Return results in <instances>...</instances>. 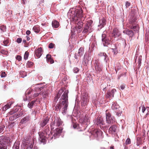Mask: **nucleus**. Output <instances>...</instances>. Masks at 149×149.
<instances>
[{"mask_svg":"<svg viewBox=\"0 0 149 149\" xmlns=\"http://www.w3.org/2000/svg\"><path fill=\"white\" fill-rule=\"evenodd\" d=\"M68 91L66 90L62 95L60 99L59 104H57L55 107V110L58 111L62 107V105L64 106L63 108V113H65L67 109L68 106Z\"/></svg>","mask_w":149,"mask_h":149,"instance_id":"nucleus-1","label":"nucleus"},{"mask_svg":"<svg viewBox=\"0 0 149 149\" xmlns=\"http://www.w3.org/2000/svg\"><path fill=\"white\" fill-rule=\"evenodd\" d=\"M83 12L81 8L76 9L74 15L72 17V21L73 22H76V21H79L80 20L79 18L83 17Z\"/></svg>","mask_w":149,"mask_h":149,"instance_id":"nucleus-2","label":"nucleus"},{"mask_svg":"<svg viewBox=\"0 0 149 149\" xmlns=\"http://www.w3.org/2000/svg\"><path fill=\"white\" fill-rule=\"evenodd\" d=\"M89 96L88 93L84 92L82 94L81 99V105L82 107L86 105L89 102Z\"/></svg>","mask_w":149,"mask_h":149,"instance_id":"nucleus-3","label":"nucleus"},{"mask_svg":"<svg viewBox=\"0 0 149 149\" xmlns=\"http://www.w3.org/2000/svg\"><path fill=\"white\" fill-rule=\"evenodd\" d=\"M92 24V21L91 20L86 22L84 25L83 27L84 29L82 31V33H86L88 31L91 32Z\"/></svg>","mask_w":149,"mask_h":149,"instance_id":"nucleus-4","label":"nucleus"},{"mask_svg":"<svg viewBox=\"0 0 149 149\" xmlns=\"http://www.w3.org/2000/svg\"><path fill=\"white\" fill-rule=\"evenodd\" d=\"M106 115L107 123L111 125L113 124L115 122L114 118L111 116V113L108 110L106 111Z\"/></svg>","mask_w":149,"mask_h":149,"instance_id":"nucleus-5","label":"nucleus"},{"mask_svg":"<svg viewBox=\"0 0 149 149\" xmlns=\"http://www.w3.org/2000/svg\"><path fill=\"white\" fill-rule=\"evenodd\" d=\"M111 38L110 37H107L105 34H102V40L104 46H107L110 44Z\"/></svg>","mask_w":149,"mask_h":149,"instance_id":"nucleus-6","label":"nucleus"},{"mask_svg":"<svg viewBox=\"0 0 149 149\" xmlns=\"http://www.w3.org/2000/svg\"><path fill=\"white\" fill-rule=\"evenodd\" d=\"M76 24L74 29L77 33H80L81 31V28L82 27L83 22L81 20L74 22Z\"/></svg>","mask_w":149,"mask_h":149,"instance_id":"nucleus-7","label":"nucleus"},{"mask_svg":"<svg viewBox=\"0 0 149 149\" xmlns=\"http://www.w3.org/2000/svg\"><path fill=\"white\" fill-rule=\"evenodd\" d=\"M96 124L100 127L101 129L104 128L103 125H104V122L102 118L101 117H98L97 118Z\"/></svg>","mask_w":149,"mask_h":149,"instance_id":"nucleus-8","label":"nucleus"},{"mask_svg":"<svg viewBox=\"0 0 149 149\" xmlns=\"http://www.w3.org/2000/svg\"><path fill=\"white\" fill-rule=\"evenodd\" d=\"M43 51L41 47L38 48L36 49L34 51V55L35 57L38 58L41 56L43 53Z\"/></svg>","mask_w":149,"mask_h":149,"instance_id":"nucleus-9","label":"nucleus"},{"mask_svg":"<svg viewBox=\"0 0 149 149\" xmlns=\"http://www.w3.org/2000/svg\"><path fill=\"white\" fill-rule=\"evenodd\" d=\"M116 91L115 89H113L111 91H108L105 95V97L107 98L110 99L113 97L114 96V93Z\"/></svg>","mask_w":149,"mask_h":149,"instance_id":"nucleus-10","label":"nucleus"},{"mask_svg":"<svg viewBox=\"0 0 149 149\" xmlns=\"http://www.w3.org/2000/svg\"><path fill=\"white\" fill-rule=\"evenodd\" d=\"M39 140L41 143H42L43 144H45L46 140V138L45 135V134L43 132H40L39 133Z\"/></svg>","mask_w":149,"mask_h":149,"instance_id":"nucleus-11","label":"nucleus"},{"mask_svg":"<svg viewBox=\"0 0 149 149\" xmlns=\"http://www.w3.org/2000/svg\"><path fill=\"white\" fill-rule=\"evenodd\" d=\"M63 128L62 127L56 128L54 130V136L56 137L59 134H60L62 132Z\"/></svg>","mask_w":149,"mask_h":149,"instance_id":"nucleus-12","label":"nucleus"},{"mask_svg":"<svg viewBox=\"0 0 149 149\" xmlns=\"http://www.w3.org/2000/svg\"><path fill=\"white\" fill-rule=\"evenodd\" d=\"M49 121V118L48 117H46L43 118L42 120L41 121L40 123V125L41 127H43Z\"/></svg>","mask_w":149,"mask_h":149,"instance_id":"nucleus-13","label":"nucleus"},{"mask_svg":"<svg viewBox=\"0 0 149 149\" xmlns=\"http://www.w3.org/2000/svg\"><path fill=\"white\" fill-rule=\"evenodd\" d=\"M120 35V33L118 29H113L112 34L113 37L116 38L119 37Z\"/></svg>","mask_w":149,"mask_h":149,"instance_id":"nucleus-14","label":"nucleus"},{"mask_svg":"<svg viewBox=\"0 0 149 149\" xmlns=\"http://www.w3.org/2000/svg\"><path fill=\"white\" fill-rule=\"evenodd\" d=\"M99 23L100 24L98 25V26L100 27V28L101 29L106 24V19L104 18H102V19L100 20Z\"/></svg>","mask_w":149,"mask_h":149,"instance_id":"nucleus-15","label":"nucleus"},{"mask_svg":"<svg viewBox=\"0 0 149 149\" xmlns=\"http://www.w3.org/2000/svg\"><path fill=\"white\" fill-rule=\"evenodd\" d=\"M55 120L56 122V126L57 127L60 126L62 125L63 122L61 120L59 117H56L55 118Z\"/></svg>","mask_w":149,"mask_h":149,"instance_id":"nucleus-16","label":"nucleus"},{"mask_svg":"<svg viewBox=\"0 0 149 149\" xmlns=\"http://www.w3.org/2000/svg\"><path fill=\"white\" fill-rule=\"evenodd\" d=\"M9 138L8 137H5L4 136V138L2 140V144H4V145L7 146H8L9 145Z\"/></svg>","mask_w":149,"mask_h":149,"instance_id":"nucleus-17","label":"nucleus"},{"mask_svg":"<svg viewBox=\"0 0 149 149\" xmlns=\"http://www.w3.org/2000/svg\"><path fill=\"white\" fill-rule=\"evenodd\" d=\"M95 68L96 71L97 72H100L102 71V68L99 63H96L95 65Z\"/></svg>","mask_w":149,"mask_h":149,"instance_id":"nucleus-18","label":"nucleus"},{"mask_svg":"<svg viewBox=\"0 0 149 149\" xmlns=\"http://www.w3.org/2000/svg\"><path fill=\"white\" fill-rule=\"evenodd\" d=\"M120 108L119 106L115 102H113L111 106V109L115 111L119 109Z\"/></svg>","mask_w":149,"mask_h":149,"instance_id":"nucleus-19","label":"nucleus"},{"mask_svg":"<svg viewBox=\"0 0 149 149\" xmlns=\"http://www.w3.org/2000/svg\"><path fill=\"white\" fill-rule=\"evenodd\" d=\"M116 126L115 125H113L111 126L109 129V132L110 133L113 134L116 132Z\"/></svg>","mask_w":149,"mask_h":149,"instance_id":"nucleus-20","label":"nucleus"},{"mask_svg":"<svg viewBox=\"0 0 149 149\" xmlns=\"http://www.w3.org/2000/svg\"><path fill=\"white\" fill-rule=\"evenodd\" d=\"M89 117L86 115L84 118H81L79 119V121L81 123H86L88 121Z\"/></svg>","mask_w":149,"mask_h":149,"instance_id":"nucleus-21","label":"nucleus"},{"mask_svg":"<svg viewBox=\"0 0 149 149\" xmlns=\"http://www.w3.org/2000/svg\"><path fill=\"white\" fill-rule=\"evenodd\" d=\"M46 58L47 62L51 64L53 63L54 61L51 58V56L50 54H47L46 56Z\"/></svg>","mask_w":149,"mask_h":149,"instance_id":"nucleus-22","label":"nucleus"},{"mask_svg":"<svg viewBox=\"0 0 149 149\" xmlns=\"http://www.w3.org/2000/svg\"><path fill=\"white\" fill-rule=\"evenodd\" d=\"M30 117L29 116H27L24 117L21 120V123H25L30 120Z\"/></svg>","mask_w":149,"mask_h":149,"instance_id":"nucleus-23","label":"nucleus"},{"mask_svg":"<svg viewBox=\"0 0 149 149\" xmlns=\"http://www.w3.org/2000/svg\"><path fill=\"white\" fill-rule=\"evenodd\" d=\"M91 59L90 58V57L88 56V58L86 57V54H85L84 55V60H83V62H84L85 64H86L88 63V62L89 61H91Z\"/></svg>","mask_w":149,"mask_h":149,"instance_id":"nucleus-24","label":"nucleus"},{"mask_svg":"<svg viewBox=\"0 0 149 149\" xmlns=\"http://www.w3.org/2000/svg\"><path fill=\"white\" fill-rule=\"evenodd\" d=\"M52 26L55 28H57L59 25V22L55 20L52 21Z\"/></svg>","mask_w":149,"mask_h":149,"instance_id":"nucleus-25","label":"nucleus"},{"mask_svg":"<svg viewBox=\"0 0 149 149\" xmlns=\"http://www.w3.org/2000/svg\"><path fill=\"white\" fill-rule=\"evenodd\" d=\"M130 28L133 29L134 31H138L139 29V27L137 24L132 25V26H130Z\"/></svg>","mask_w":149,"mask_h":149,"instance_id":"nucleus-26","label":"nucleus"},{"mask_svg":"<svg viewBox=\"0 0 149 149\" xmlns=\"http://www.w3.org/2000/svg\"><path fill=\"white\" fill-rule=\"evenodd\" d=\"M100 131H99L97 129H94L91 132V134L94 136L95 137L98 136V134L100 133Z\"/></svg>","mask_w":149,"mask_h":149,"instance_id":"nucleus-27","label":"nucleus"},{"mask_svg":"<svg viewBox=\"0 0 149 149\" xmlns=\"http://www.w3.org/2000/svg\"><path fill=\"white\" fill-rule=\"evenodd\" d=\"M124 32H125L126 34L130 36V37H132L134 34L133 31L131 30H126Z\"/></svg>","mask_w":149,"mask_h":149,"instance_id":"nucleus-28","label":"nucleus"},{"mask_svg":"<svg viewBox=\"0 0 149 149\" xmlns=\"http://www.w3.org/2000/svg\"><path fill=\"white\" fill-rule=\"evenodd\" d=\"M84 53V48L82 47H81L79 49L78 52V54H79L78 56H79L80 57L82 56Z\"/></svg>","mask_w":149,"mask_h":149,"instance_id":"nucleus-29","label":"nucleus"},{"mask_svg":"<svg viewBox=\"0 0 149 149\" xmlns=\"http://www.w3.org/2000/svg\"><path fill=\"white\" fill-rule=\"evenodd\" d=\"M100 57L102 59L105 60L106 59L107 56V55L106 53L104 52H100L99 54Z\"/></svg>","mask_w":149,"mask_h":149,"instance_id":"nucleus-30","label":"nucleus"},{"mask_svg":"<svg viewBox=\"0 0 149 149\" xmlns=\"http://www.w3.org/2000/svg\"><path fill=\"white\" fill-rule=\"evenodd\" d=\"M32 142L30 143L29 141H27L26 143V145L27 146V147L28 148L29 147L30 148L32 149L33 147V142L32 143Z\"/></svg>","mask_w":149,"mask_h":149,"instance_id":"nucleus-31","label":"nucleus"},{"mask_svg":"<svg viewBox=\"0 0 149 149\" xmlns=\"http://www.w3.org/2000/svg\"><path fill=\"white\" fill-rule=\"evenodd\" d=\"M50 126L51 130L54 129V128L57 127L56 126V123L55 120L53 121H52L51 123L50 124Z\"/></svg>","mask_w":149,"mask_h":149,"instance_id":"nucleus-32","label":"nucleus"},{"mask_svg":"<svg viewBox=\"0 0 149 149\" xmlns=\"http://www.w3.org/2000/svg\"><path fill=\"white\" fill-rule=\"evenodd\" d=\"M33 29L34 31L36 33H38L40 31V28L39 26H34L33 28Z\"/></svg>","mask_w":149,"mask_h":149,"instance_id":"nucleus-33","label":"nucleus"},{"mask_svg":"<svg viewBox=\"0 0 149 149\" xmlns=\"http://www.w3.org/2000/svg\"><path fill=\"white\" fill-rule=\"evenodd\" d=\"M136 20L137 18L134 16L130 20V23L132 25L134 24V23L136 22Z\"/></svg>","mask_w":149,"mask_h":149,"instance_id":"nucleus-34","label":"nucleus"},{"mask_svg":"<svg viewBox=\"0 0 149 149\" xmlns=\"http://www.w3.org/2000/svg\"><path fill=\"white\" fill-rule=\"evenodd\" d=\"M36 101V100H33L29 103L28 104V107L29 108L31 109L33 107V106L34 103Z\"/></svg>","mask_w":149,"mask_h":149,"instance_id":"nucleus-35","label":"nucleus"},{"mask_svg":"<svg viewBox=\"0 0 149 149\" xmlns=\"http://www.w3.org/2000/svg\"><path fill=\"white\" fill-rule=\"evenodd\" d=\"M48 90H46L45 91H44L43 92L42 95L43 97L44 98H46L48 96Z\"/></svg>","mask_w":149,"mask_h":149,"instance_id":"nucleus-36","label":"nucleus"},{"mask_svg":"<svg viewBox=\"0 0 149 149\" xmlns=\"http://www.w3.org/2000/svg\"><path fill=\"white\" fill-rule=\"evenodd\" d=\"M7 146L4 143H0V149H7Z\"/></svg>","mask_w":149,"mask_h":149,"instance_id":"nucleus-37","label":"nucleus"},{"mask_svg":"<svg viewBox=\"0 0 149 149\" xmlns=\"http://www.w3.org/2000/svg\"><path fill=\"white\" fill-rule=\"evenodd\" d=\"M0 29L3 32H4L6 30V27L3 25H1L0 26Z\"/></svg>","mask_w":149,"mask_h":149,"instance_id":"nucleus-38","label":"nucleus"},{"mask_svg":"<svg viewBox=\"0 0 149 149\" xmlns=\"http://www.w3.org/2000/svg\"><path fill=\"white\" fill-rule=\"evenodd\" d=\"M22 114L20 113H16L14 115L15 117V119H16L17 118L20 117L22 116Z\"/></svg>","mask_w":149,"mask_h":149,"instance_id":"nucleus-39","label":"nucleus"},{"mask_svg":"<svg viewBox=\"0 0 149 149\" xmlns=\"http://www.w3.org/2000/svg\"><path fill=\"white\" fill-rule=\"evenodd\" d=\"M5 126L4 125L1 124H0V133L3 132L4 130Z\"/></svg>","mask_w":149,"mask_h":149,"instance_id":"nucleus-40","label":"nucleus"},{"mask_svg":"<svg viewBox=\"0 0 149 149\" xmlns=\"http://www.w3.org/2000/svg\"><path fill=\"white\" fill-rule=\"evenodd\" d=\"M29 56V52L28 51L25 52V53L24 56V58L25 60H26L27 59Z\"/></svg>","mask_w":149,"mask_h":149,"instance_id":"nucleus-41","label":"nucleus"},{"mask_svg":"<svg viewBox=\"0 0 149 149\" xmlns=\"http://www.w3.org/2000/svg\"><path fill=\"white\" fill-rule=\"evenodd\" d=\"M64 91V88H61L58 91V93H57V95H58V96H60L61 95V94L63 93V92Z\"/></svg>","mask_w":149,"mask_h":149,"instance_id":"nucleus-42","label":"nucleus"},{"mask_svg":"<svg viewBox=\"0 0 149 149\" xmlns=\"http://www.w3.org/2000/svg\"><path fill=\"white\" fill-rule=\"evenodd\" d=\"M9 108V106L8 104L6 105L3 108V111H6Z\"/></svg>","mask_w":149,"mask_h":149,"instance_id":"nucleus-43","label":"nucleus"},{"mask_svg":"<svg viewBox=\"0 0 149 149\" xmlns=\"http://www.w3.org/2000/svg\"><path fill=\"white\" fill-rule=\"evenodd\" d=\"M111 49L113 50V52L114 54H116L118 53V51L116 47L115 46L114 48H112Z\"/></svg>","mask_w":149,"mask_h":149,"instance_id":"nucleus-44","label":"nucleus"},{"mask_svg":"<svg viewBox=\"0 0 149 149\" xmlns=\"http://www.w3.org/2000/svg\"><path fill=\"white\" fill-rule=\"evenodd\" d=\"M1 53L3 54L7 55L8 54V52L7 51L4 50H1L0 51Z\"/></svg>","mask_w":149,"mask_h":149,"instance_id":"nucleus-45","label":"nucleus"},{"mask_svg":"<svg viewBox=\"0 0 149 149\" xmlns=\"http://www.w3.org/2000/svg\"><path fill=\"white\" fill-rule=\"evenodd\" d=\"M115 112L116 113V115L118 117L120 116L121 115L122 111H120L119 109L115 111Z\"/></svg>","mask_w":149,"mask_h":149,"instance_id":"nucleus-46","label":"nucleus"},{"mask_svg":"<svg viewBox=\"0 0 149 149\" xmlns=\"http://www.w3.org/2000/svg\"><path fill=\"white\" fill-rule=\"evenodd\" d=\"M9 42V41L8 40H5L3 42L4 45L5 46L8 45Z\"/></svg>","mask_w":149,"mask_h":149,"instance_id":"nucleus-47","label":"nucleus"},{"mask_svg":"<svg viewBox=\"0 0 149 149\" xmlns=\"http://www.w3.org/2000/svg\"><path fill=\"white\" fill-rule=\"evenodd\" d=\"M79 70V69L77 68L76 67L74 68L73 71L74 73H77L78 72Z\"/></svg>","mask_w":149,"mask_h":149,"instance_id":"nucleus-48","label":"nucleus"},{"mask_svg":"<svg viewBox=\"0 0 149 149\" xmlns=\"http://www.w3.org/2000/svg\"><path fill=\"white\" fill-rule=\"evenodd\" d=\"M60 96H58V95H57L56 96H55L54 100V102L55 103L56 102L58 98L60 97Z\"/></svg>","mask_w":149,"mask_h":149,"instance_id":"nucleus-49","label":"nucleus"},{"mask_svg":"<svg viewBox=\"0 0 149 149\" xmlns=\"http://www.w3.org/2000/svg\"><path fill=\"white\" fill-rule=\"evenodd\" d=\"M19 146L16 144H15L13 147V149H19Z\"/></svg>","mask_w":149,"mask_h":149,"instance_id":"nucleus-50","label":"nucleus"},{"mask_svg":"<svg viewBox=\"0 0 149 149\" xmlns=\"http://www.w3.org/2000/svg\"><path fill=\"white\" fill-rule=\"evenodd\" d=\"M16 58L19 61L22 60V57L20 55H17Z\"/></svg>","mask_w":149,"mask_h":149,"instance_id":"nucleus-51","label":"nucleus"},{"mask_svg":"<svg viewBox=\"0 0 149 149\" xmlns=\"http://www.w3.org/2000/svg\"><path fill=\"white\" fill-rule=\"evenodd\" d=\"M33 62L28 61L27 63V65L28 67H30L33 65Z\"/></svg>","mask_w":149,"mask_h":149,"instance_id":"nucleus-52","label":"nucleus"},{"mask_svg":"<svg viewBox=\"0 0 149 149\" xmlns=\"http://www.w3.org/2000/svg\"><path fill=\"white\" fill-rule=\"evenodd\" d=\"M131 143L130 139V138H127L126 141V144H129Z\"/></svg>","mask_w":149,"mask_h":149,"instance_id":"nucleus-53","label":"nucleus"},{"mask_svg":"<svg viewBox=\"0 0 149 149\" xmlns=\"http://www.w3.org/2000/svg\"><path fill=\"white\" fill-rule=\"evenodd\" d=\"M54 44L52 43H50L49 45V48H52L54 47Z\"/></svg>","mask_w":149,"mask_h":149,"instance_id":"nucleus-54","label":"nucleus"},{"mask_svg":"<svg viewBox=\"0 0 149 149\" xmlns=\"http://www.w3.org/2000/svg\"><path fill=\"white\" fill-rule=\"evenodd\" d=\"M142 59L140 58L139 57L138 58V63L139 65H140L141 63Z\"/></svg>","mask_w":149,"mask_h":149,"instance_id":"nucleus-55","label":"nucleus"},{"mask_svg":"<svg viewBox=\"0 0 149 149\" xmlns=\"http://www.w3.org/2000/svg\"><path fill=\"white\" fill-rule=\"evenodd\" d=\"M141 107L142 108H141L142 111V112L144 113L146 110V108H145V107L144 106H142V107H139V108L140 109H141Z\"/></svg>","mask_w":149,"mask_h":149,"instance_id":"nucleus-56","label":"nucleus"},{"mask_svg":"<svg viewBox=\"0 0 149 149\" xmlns=\"http://www.w3.org/2000/svg\"><path fill=\"white\" fill-rule=\"evenodd\" d=\"M130 5V3L129 2H128V1H126L125 3V6L126 7V8H128L129 7Z\"/></svg>","mask_w":149,"mask_h":149,"instance_id":"nucleus-57","label":"nucleus"},{"mask_svg":"<svg viewBox=\"0 0 149 149\" xmlns=\"http://www.w3.org/2000/svg\"><path fill=\"white\" fill-rule=\"evenodd\" d=\"M6 74L5 72H1V77H3L6 76Z\"/></svg>","mask_w":149,"mask_h":149,"instance_id":"nucleus-58","label":"nucleus"},{"mask_svg":"<svg viewBox=\"0 0 149 149\" xmlns=\"http://www.w3.org/2000/svg\"><path fill=\"white\" fill-rule=\"evenodd\" d=\"M22 41V39L21 38H18L17 39V42L18 43H20Z\"/></svg>","mask_w":149,"mask_h":149,"instance_id":"nucleus-59","label":"nucleus"},{"mask_svg":"<svg viewBox=\"0 0 149 149\" xmlns=\"http://www.w3.org/2000/svg\"><path fill=\"white\" fill-rule=\"evenodd\" d=\"M15 119L14 115H12L10 116V120H13Z\"/></svg>","mask_w":149,"mask_h":149,"instance_id":"nucleus-60","label":"nucleus"},{"mask_svg":"<svg viewBox=\"0 0 149 149\" xmlns=\"http://www.w3.org/2000/svg\"><path fill=\"white\" fill-rule=\"evenodd\" d=\"M120 87L122 90H123L125 88V85L124 84H121L120 86Z\"/></svg>","mask_w":149,"mask_h":149,"instance_id":"nucleus-61","label":"nucleus"},{"mask_svg":"<svg viewBox=\"0 0 149 149\" xmlns=\"http://www.w3.org/2000/svg\"><path fill=\"white\" fill-rule=\"evenodd\" d=\"M4 138V136H2L0 137V143H2V140Z\"/></svg>","mask_w":149,"mask_h":149,"instance_id":"nucleus-62","label":"nucleus"},{"mask_svg":"<svg viewBox=\"0 0 149 149\" xmlns=\"http://www.w3.org/2000/svg\"><path fill=\"white\" fill-rule=\"evenodd\" d=\"M39 94L38 93H35L33 95V98L37 97L39 95Z\"/></svg>","mask_w":149,"mask_h":149,"instance_id":"nucleus-63","label":"nucleus"},{"mask_svg":"<svg viewBox=\"0 0 149 149\" xmlns=\"http://www.w3.org/2000/svg\"><path fill=\"white\" fill-rule=\"evenodd\" d=\"M31 33V32L29 30H27L26 31V34L29 35Z\"/></svg>","mask_w":149,"mask_h":149,"instance_id":"nucleus-64","label":"nucleus"}]
</instances>
